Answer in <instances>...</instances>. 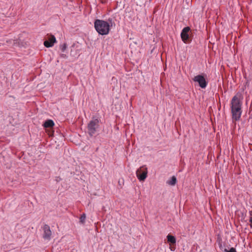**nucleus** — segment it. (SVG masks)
<instances>
[{
    "instance_id": "nucleus-4",
    "label": "nucleus",
    "mask_w": 252,
    "mask_h": 252,
    "mask_svg": "<svg viewBox=\"0 0 252 252\" xmlns=\"http://www.w3.org/2000/svg\"><path fill=\"white\" fill-rule=\"evenodd\" d=\"M99 120L97 119L92 120L88 124V127L89 133L92 136L96 131L98 127Z\"/></svg>"
},
{
    "instance_id": "nucleus-1",
    "label": "nucleus",
    "mask_w": 252,
    "mask_h": 252,
    "mask_svg": "<svg viewBox=\"0 0 252 252\" xmlns=\"http://www.w3.org/2000/svg\"><path fill=\"white\" fill-rule=\"evenodd\" d=\"M242 104L241 95L237 94L232 98L231 102L232 119L235 121H238L241 117L242 114Z\"/></svg>"
},
{
    "instance_id": "nucleus-9",
    "label": "nucleus",
    "mask_w": 252,
    "mask_h": 252,
    "mask_svg": "<svg viewBox=\"0 0 252 252\" xmlns=\"http://www.w3.org/2000/svg\"><path fill=\"white\" fill-rule=\"evenodd\" d=\"M167 241L170 244H175L176 242V238L174 236L168 234L167 236Z\"/></svg>"
},
{
    "instance_id": "nucleus-14",
    "label": "nucleus",
    "mask_w": 252,
    "mask_h": 252,
    "mask_svg": "<svg viewBox=\"0 0 252 252\" xmlns=\"http://www.w3.org/2000/svg\"><path fill=\"white\" fill-rule=\"evenodd\" d=\"M225 252H236V251L235 248H231L229 250H227V249L224 250Z\"/></svg>"
},
{
    "instance_id": "nucleus-10",
    "label": "nucleus",
    "mask_w": 252,
    "mask_h": 252,
    "mask_svg": "<svg viewBox=\"0 0 252 252\" xmlns=\"http://www.w3.org/2000/svg\"><path fill=\"white\" fill-rule=\"evenodd\" d=\"M54 125V122L51 120H48L45 122L43 126L45 127H51Z\"/></svg>"
},
{
    "instance_id": "nucleus-6",
    "label": "nucleus",
    "mask_w": 252,
    "mask_h": 252,
    "mask_svg": "<svg viewBox=\"0 0 252 252\" xmlns=\"http://www.w3.org/2000/svg\"><path fill=\"white\" fill-rule=\"evenodd\" d=\"M190 31V28L189 27H187L184 28L181 33V37L184 43H187L188 40L189 38V32Z\"/></svg>"
},
{
    "instance_id": "nucleus-7",
    "label": "nucleus",
    "mask_w": 252,
    "mask_h": 252,
    "mask_svg": "<svg viewBox=\"0 0 252 252\" xmlns=\"http://www.w3.org/2000/svg\"><path fill=\"white\" fill-rule=\"evenodd\" d=\"M43 231V238L46 240H50L51 239L52 233L50 227L48 225H44Z\"/></svg>"
},
{
    "instance_id": "nucleus-16",
    "label": "nucleus",
    "mask_w": 252,
    "mask_h": 252,
    "mask_svg": "<svg viewBox=\"0 0 252 252\" xmlns=\"http://www.w3.org/2000/svg\"><path fill=\"white\" fill-rule=\"evenodd\" d=\"M250 221L252 224V217L250 219Z\"/></svg>"
},
{
    "instance_id": "nucleus-15",
    "label": "nucleus",
    "mask_w": 252,
    "mask_h": 252,
    "mask_svg": "<svg viewBox=\"0 0 252 252\" xmlns=\"http://www.w3.org/2000/svg\"><path fill=\"white\" fill-rule=\"evenodd\" d=\"M61 56H62L63 58H64L66 57V55H65V54H62Z\"/></svg>"
},
{
    "instance_id": "nucleus-12",
    "label": "nucleus",
    "mask_w": 252,
    "mask_h": 252,
    "mask_svg": "<svg viewBox=\"0 0 252 252\" xmlns=\"http://www.w3.org/2000/svg\"><path fill=\"white\" fill-rule=\"evenodd\" d=\"M86 218V216L85 214H83L80 218V222L81 223L84 224L85 222Z\"/></svg>"
},
{
    "instance_id": "nucleus-11",
    "label": "nucleus",
    "mask_w": 252,
    "mask_h": 252,
    "mask_svg": "<svg viewBox=\"0 0 252 252\" xmlns=\"http://www.w3.org/2000/svg\"><path fill=\"white\" fill-rule=\"evenodd\" d=\"M176 182V178L175 176H173L170 180L167 181V184L170 186H174Z\"/></svg>"
},
{
    "instance_id": "nucleus-8",
    "label": "nucleus",
    "mask_w": 252,
    "mask_h": 252,
    "mask_svg": "<svg viewBox=\"0 0 252 252\" xmlns=\"http://www.w3.org/2000/svg\"><path fill=\"white\" fill-rule=\"evenodd\" d=\"M56 42V39L54 35H51L47 40L44 42V45L45 47L49 48L52 47L54 43Z\"/></svg>"
},
{
    "instance_id": "nucleus-3",
    "label": "nucleus",
    "mask_w": 252,
    "mask_h": 252,
    "mask_svg": "<svg viewBox=\"0 0 252 252\" xmlns=\"http://www.w3.org/2000/svg\"><path fill=\"white\" fill-rule=\"evenodd\" d=\"M148 170L145 166H142L136 171V177L139 181H144L147 177Z\"/></svg>"
},
{
    "instance_id": "nucleus-13",
    "label": "nucleus",
    "mask_w": 252,
    "mask_h": 252,
    "mask_svg": "<svg viewBox=\"0 0 252 252\" xmlns=\"http://www.w3.org/2000/svg\"><path fill=\"white\" fill-rule=\"evenodd\" d=\"M60 49L61 50L62 52H64L67 48V45L66 43H63L61 44L60 46Z\"/></svg>"
},
{
    "instance_id": "nucleus-5",
    "label": "nucleus",
    "mask_w": 252,
    "mask_h": 252,
    "mask_svg": "<svg viewBox=\"0 0 252 252\" xmlns=\"http://www.w3.org/2000/svg\"><path fill=\"white\" fill-rule=\"evenodd\" d=\"M193 80L194 82L198 83L199 86L202 89L205 88L207 85L205 78L201 75L195 76Z\"/></svg>"
},
{
    "instance_id": "nucleus-2",
    "label": "nucleus",
    "mask_w": 252,
    "mask_h": 252,
    "mask_svg": "<svg viewBox=\"0 0 252 252\" xmlns=\"http://www.w3.org/2000/svg\"><path fill=\"white\" fill-rule=\"evenodd\" d=\"M112 26V20L109 19L107 21L96 19L94 22V27L96 32L100 35H107Z\"/></svg>"
}]
</instances>
